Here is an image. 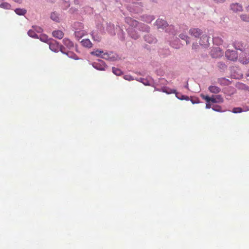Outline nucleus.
<instances>
[{"instance_id":"nucleus-33","label":"nucleus","mask_w":249,"mask_h":249,"mask_svg":"<svg viewBox=\"0 0 249 249\" xmlns=\"http://www.w3.org/2000/svg\"><path fill=\"white\" fill-rule=\"evenodd\" d=\"M198 47V45L196 44H193V46H192V49H194V50H196L197 49V48Z\"/></svg>"},{"instance_id":"nucleus-29","label":"nucleus","mask_w":249,"mask_h":249,"mask_svg":"<svg viewBox=\"0 0 249 249\" xmlns=\"http://www.w3.org/2000/svg\"><path fill=\"white\" fill-rule=\"evenodd\" d=\"M213 41L214 43H216L217 44H221L223 42V41L221 39H219L218 37H214L213 38Z\"/></svg>"},{"instance_id":"nucleus-12","label":"nucleus","mask_w":249,"mask_h":249,"mask_svg":"<svg viewBox=\"0 0 249 249\" xmlns=\"http://www.w3.org/2000/svg\"><path fill=\"white\" fill-rule=\"evenodd\" d=\"M209 90L213 93L217 94L220 91L221 89L217 86H211L209 87Z\"/></svg>"},{"instance_id":"nucleus-28","label":"nucleus","mask_w":249,"mask_h":249,"mask_svg":"<svg viewBox=\"0 0 249 249\" xmlns=\"http://www.w3.org/2000/svg\"><path fill=\"white\" fill-rule=\"evenodd\" d=\"M201 97H202V98L203 99H204L206 101L207 103L211 102V97H209L207 95H202Z\"/></svg>"},{"instance_id":"nucleus-25","label":"nucleus","mask_w":249,"mask_h":249,"mask_svg":"<svg viewBox=\"0 0 249 249\" xmlns=\"http://www.w3.org/2000/svg\"><path fill=\"white\" fill-rule=\"evenodd\" d=\"M10 7L11 5L7 2H3L0 4V7L2 8L8 9L10 8Z\"/></svg>"},{"instance_id":"nucleus-4","label":"nucleus","mask_w":249,"mask_h":249,"mask_svg":"<svg viewBox=\"0 0 249 249\" xmlns=\"http://www.w3.org/2000/svg\"><path fill=\"white\" fill-rule=\"evenodd\" d=\"M230 9L234 13L242 12L243 10L242 5L239 3H233L230 5Z\"/></svg>"},{"instance_id":"nucleus-6","label":"nucleus","mask_w":249,"mask_h":249,"mask_svg":"<svg viewBox=\"0 0 249 249\" xmlns=\"http://www.w3.org/2000/svg\"><path fill=\"white\" fill-rule=\"evenodd\" d=\"M190 35L195 37H198L202 33L201 30L197 28L191 29L189 32Z\"/></svg>"},{"instance_id":"nucleus-8","label":"nucleus","mask_w":249,"mask_h":249,"mask_svg":"<svg viewBox=\"0 0 249 249\" xmlns=\"http://www.w3.org/2000/svg\"><path fill=\"white\" fill-rule=\"evenodd\" d=\"M156 23L158 29H164L168 25L166 21L161 19H158L156 20Z\"/></svg>"},{"instance_id":"nucleus-47","label":"nucleus","mask_w":249,"mask_h":249,"mask_svg":"<svg viewBox=\"0 0 249 249\" xmlns=\"http://www.w3.org/2000/svg\"><path fill=\"white\" fill-rule=\"evenodd\" d=\"M96 40L98 41H99L100 39H97Z\"/></svg>"},{"instance_id":"nucleus-5","label":"nucleus","mask_w":249,"mask_h":249,"mask_svg":"<svg viewBox=\"0 0 249 249\" xmlns=\"http://www.w3.org/2000/svg\"><path fill=\"white\" fill-rule=\"evenodd\" d=\"M93 66L96 69L100 71H104L106 68V65L102 60L99 61V63L94 62L93 64Z\"/></svg>"},{"instance_id":"nucleus-44","label":"nucleus","mask_w":249,"mask_h":249,"mask_svg":"<svg viewBox=\"0 0 249 249\" xmlns=\"http://www.w3.org/2000/svg\"><path fill=\"white\" fill-rule=\"evenodd\" d=\"M126 20H127V21H128V20H131V18H126Z\"/></svg>"},{"instance_id":"nucleus-15","label":"nucleus","mask_w":249,"mask_h":249,"mask_svg":"<svg viewBox=\"0 0 249 249\" xmlns=\"http://www.w3.org/2000/svg\"><path fill=\"white\" fill-rule=\"evenodd\" d=\"M15 13L20 16L24 15L26 13V10L24 9L17 8L15 10Z\"/></svg>"},{"instance_id":"nucleus-14","label":"nucleus","mask_w":249,"mask_h":249,"mask_svg":"<svg viewBox=\"0 0 249 249\" xmlns=\"http://www.w3.org/2000/svg\"><path fill=\"white\" fill-rule=\"evenodd\" d=\"M218 83L221 85L225 86L229 85V81L225 78H221L218 79Z\"/></svg>"},{"instance_id":"nucleus-19","label":"nucleus","mask_w":249,"mask_h":249,"mask_svg":"<svg viewBox=\"0 0 249 249\" xmlns=\"http://www.w3.org/2000/svg\"><path fill=\"white\" fill-rule=\"evenodd\" d=\"M28 35L31 36V37H34V38H38V36L37 35L36 33V32L33 30H30L28 32Z\"/></svg>"},{"instance_id":"nucleus-32","label":"nucleus","mask_w":249,"mask_h":249,"mask_svg":"<svg viewBox=\"0 0 249 249\" xmlns=\"http://www.w3.org/2000/svg\"><path fill=\"white\" fill-rule=\"evenodd\" d=\"M215 2L218 3H223L224 2L225 0H213Z\"/></svg>"},{"instance_id":"nucleus-31","label":"nucleus","mask_w":249,"mask_h":249,"mask_svg":"<svg viewBox=\"0 0 249 249\" xmlns=\"http://www.w3.org/2000/svg\"><path fill=\"white\" fill-rule=\"evenodd\" d=\"M213 109L216 111H220L221 107L219 106H217L215 107H213Z\"/></svg>"},{"instance_id":"nucleus-39","label":"nucleus","mask_w":249,"mask_h":249,"mask_svg":"<svg viewBox=\"0 0 249 249\" xmlns=\"http://www.w3.org/2000/svg\"><path fill=\"white\" fill-rule=\"evenodd\" d=\"M153 19H154V18H150V20H147V22H151L152 20H153Z\"/></svg>"},{"instance_id":"nucleus-18","label":"nucleus","mask_w":249,"mask_h":249,"mask_svg":"<svg viewBox=\"0 0 249 249\" xmlns=\"http://www.w3.org/2000/svg\"><path fill=\"white\" fill-rule=\"evenodd\" d=\"M51 18L53 20L58 22L59 21V18L56 13L53 12L51 15Z\"/></svg>"},{"instance_id":"nucleus-43","label":"nucleus","mask_w":249,"mask_h":249,"mask_svg":"<svg viewBox=\"0 0 249 249\" xmlns=\"http://www.w3.org/2000/svg\"><path fill=\"white\" fill-rule=\"evenodd\" d=\"M127 77H128V76H127V75L125 76L124 78H125V79H126V80H129V79L127 78Z\"/></svg>"},{"instance_id":"nucleus-17","label":"nucleus","mask_w":249,"mask_h":249,"mask_svg":"<svg viewBox=\"0 0 249 249\" xmlns=\"http://www.w3.org/2000/svg\"><path fill=\"white\" fill-rule=\"evenodd\" d=\"M162 91L164 92H166L167 94L176 93V90L175 89H170L166 87L163 88L162 89Z\"/></svg>"},{"instance_id":"nucleus-7","label":"nucleus","mask_w":249,"mask_h":249,"mask_svg":"<svg viewBox=\"0 0 249 249\" xmlns=\"http://www.w3.org/2000/svg\"><path fill=\"white\" fill-rule=\"evenodd\" d=\"M224 101L223 98L220 95H212L211 96V102L213 103H221Z\"/></svg>"},{"instance_id":"nucleus-20","label":"nucleus","mask_w":249,"mask_h":249,"mask_svg":"<svg viewBox=\"0 0 249 249\" xmlns=\"http://www.w3.org/2000/svg\"><path fill=\"white\" fill-rule=\"evenodd\" d=\"M65 54H66L69 57L72 58L73 59H74L75 60L78 59V56L74 53H71V52H68L66 53L65 52Z\"/></svg>"},{"instance_id":"nucleus-10","label":"nucleus","mask_w":249,"mask_h":249,"mask_svg":"<svg viewBox=\"0 0 249 249\" xmlns=\"http://www.w3.org/2000/svg\"><path fill=\"white\" fill-rule=\"evenodd\" d=\"M53 36L58 39H62L64 37V34L61 30H55L52 33Z\"/></svg>"},{"instance_id":"nucleus-1","label":"nucleus","mask_w":249,"mask_h":249,"mask_svg":"<svg viewBox=\"0 0 249 249\" xmlns=\"http://www.w3.org/2000/svg\"><path fill=\"white\" fill-rule=\"evenodd\" d=\"M49 48L50 49L54 52H57L60 49V51L62 53H65L64 51V47L59 45V43L54 40L52 39L49 42Z\"/></svg>"},{"instance_id":"nucleus-42","label":"nucleus","mask_w":249,"mask_h":249,"mask_svg":"<svg viewBox=\"0 0 249 249\" xmlns=\"http://www.w3.org/2000/svg\"><path fill=\"white\" fill-rule=\"evenodd\" d=\"M246 10L248 12H249V5L248 7H247Z\"/></svg>"},{"instance_id":"nucleus-23","label":"nucleus","mask_w":249,"mask_h":249,"mask_svg":"<svg viewBox=\"0 0 249 249\" xmlns=\"http://www.w3.org/2000/svg\"><path fill=\"white\" fill-rule=\"evenodd\" d=\"M179 37L182 39L185 40L186 44L189 43V42L188 40V39L189 38V37L187 36H186V35H185L184 34H181L179 35Z\"/></svg>"},{"instance_id":"nucleus-21","label":"nucleus","mask_w":249,"mask_h":249,"mask_svg":"<svg viewBox=\"0 0 249 249\" xmlns=\"http://www.w3.org/2000/svg\"><path fill=\"white\" fill-rule=\"evenodd\" d=\"M112 72L116 75H120L122 73L119 69L115 67L112 68Z\"/></svg>"},{"instance_id":"nucleus-36","label":"nucleus","mask_w":249,"mask_h":249,"mask_svg":"<svg viewBox=\"0 0 249 249\" xmlns=\"http://www.w3.org/2000/svg\"><path fill=\"white\" fill-rule=\"evenodd\" d=\"M182 98H180L181 99H185V100H188L189 97L188 96H182Z\"/></svg>"},{"instance_id":"nucleus-9","label":"nucleus","mask_w":249,"mask_h":249,"mask_svg":"<svg viewBox=\"0 0 249 249\" xmlns=\"http://www.w3.org/2000/svg\"><path fill=\"white\" fill-rule=\"evenodd\" d=\"M63 43L69 49H71L74 47V43L68 38H64L63 40Z\"/></svg>"},{"instance_id":"nucleus-45","label":"nucleus","mask_w":249,"mask_h":249,"mask_svg":"<svg viewBox=\"0 0 249 249\" xmlns=\"http://www.w3.org/2000/svg\"><path fill=\"white\" fill-rule=\"evenodd\" d=\"M92 38L94 40H96V37H94V36H93Z\"/></svg>"},{"instance_id":"nucleus-3","label":"nucleus","mask_w":249,"mask_h":249,"mask_svg":"<svg viewBox=\"0 0 249 249\" xmlns=\"http://www.w3.org/2000/svg\"><path fill=\"white\" fill-rule=\"evenodd\" d=\"M248 51L247 50L245 52H242L239 54V61L243 64H247L249 62V53H247Z\"/></svg>"},{"instance_id":"nucleus-16","label":"nucleus","mask_w":249,"mask_h":249,"mask_svg":"<svg viewBox=\"0 0 249 249\" xmlns=\"http://www.w3.org/2000/svg\"><path fill=\"white\" fill-rule=\"evenodd\" d=\"M40 39L41 41L47 43L49 44V42L52 40L49 39L48 37L45 35H42L40 36Z\"/></svg>"},{"instance_id":"nucleus-35","label":"nucleus","mask_w":249,"mask_h":249,"mask_svg":"<svg viewBox=\"0 0 249 249\" xmlns=\"http://www.w3.org/2000/svg\"><path fill=\"white\" fill-rule=\"evenodd\" d=\"M242 88H244L246 90H249V87L248 86H245V85H242Z\"/></svg>"},{"instance_id":"nucleus-24","label":"nucleus","mask_w":249,"mask_h":249,"mask_svg":"<svg viewBox=\"0 0 249 249\" xmlns=\"http://www.w3.org/2000/svg\"><path fill=\"white\" fill-rule=\"evenodd\" d=\"M234 46L236 49L242 51V48L243 47V45L240 42H235L234 44Z\"/></svg>"},{"instance_id":"nucleus-2","label":"nucleus","mask_w":249,"mask_h":249,"mask_svg":"<svg viewBox=\"0 0 249 249\" xmlns=\"http://www.w3.org/2000/svg\"><path fill=\"white\" fill-rule=\"evenodd\" d=\"M226 57L231 61H235L238 58V54L236 51L227 50L225 53Z\"/></svg>"},{"instance_id":"nucleus-34","label":"nucleus","mask_w":249,"mask_h":249,"mask_svg":"<svg viewBox=\"0 0 249 249\" xmlns=\"http://www.w3.org/2000/svg\"><path fill=\"white\" fill-rule=\"evenodd\" d=\"M211 104L210 103H207L206 104V108H210L211 107Z\"/></svg>"},{"instance_id":"nucleus-22","label":"nucleus","mask_w":249,"mask_h":249,"mask_svg":"<svg viewBox=\"0 0 249 249\" xmlns=\"http://www.w3.org/2000/svg\"><path fill=\"white\" fill-rule=\"evenodd\" d=\"M240 18L243 21L249 22V15L246 14L241 15Z\"/></svg>"},{"instance_id":"nucleus-13","label":"nucleus","mask_w":249,"mask_h":249,"mask_svg":"<svg viewBox=\"0 0 249 249\" xmlns=\"http://www.w3.org/2000/svg\"><path fill=\"white\" fill-rule=\"evenodd\" d=\"M81 44L83 46L88 48H90L92 47V43L89 39H83L81 41Z\"/></svg>"},{"instance_id":"nucleus-37","label":"nucleus","mask_w":249,"mask_h":249,"mask_svg":"<svg viewBox=\"0 0 249 249\" xmlns=\"http://www.w3.org/2000/svg\"><path fill=\"white\" fill-rule=\"evenodd\" d=\"M138 24V22L136 20L133 21V25L137 26Z\"/></svg>"},{"instance_id":"nucleus-46","label":"nucleus","mask_w":249,"mask_h":249,"mask_svg":"<svg viewBox=\"0 0 249 249\" xmlns=\"http://www.w3.org/2000/svg\"><path fill=\"white\" fill-rule=\"evenodd\" d=\"M247 75H248V76H249V71L248 72Z\"/></svg>"},{"instance_id":"nucleus-41","label":"nucleus","mask_w":249,"mask_h":249,"mask_svg":"<svg viewBox=\"0 0 249 249\" xmlns=\"http://www.w3.org/2000/svg\"><path fill=\"white\" fill-rule=\"evenodd\" d=\"M75 34H76V36H79V34H80V33L79 32H76Z\"/></svg>"},{"instance_id":"nucleus-38","label":"nucleus","mask_w":249,"mask_h":249,"mask_svg":"<svg viewBox=\"0 0 249 249\" xmlns=\"http://www.w3.org/2000/svg\"><path fill=\"white\" fill-rule=\"evenodd\" d=\"M132 36V38H134V39H137V38H138L139 37V36H138V35H135V36Z\"/></svg>"},{"instance_id":"nucleus-27","label":"nucleus","mask_w":249,"mask_h":249,"mask_svg":"<svg viewBox=\"0 0 249 249\" xmlns=\"http://www.w3.org/2000/svg\"><path fill=\"white\" fill-rule=\"evenodd\" d=\"M103 53V51H100L98 50H96L95 51L92 52L91 53L93 55H95L96 56H100L101 53Z\"/></svg>"},{"instance_id":"nucleus-11","label":"nucleus","mask_w":249,"mask_h":249,"mask_svg":"<svg viewBox=\"0 0 249 249\" xmlns=\"http://www.w3.org/2000/svg\"><path fill=\"white\" fill-rule=\"evenodd\" d=\"M209 43V37L207 35H203L200 39L199 44L201 46H207Z\"/></svg>"},{"instance_id":"nucleus-40","label":"nucleus","mask_w":249,"mask_h":249,"mask_svg":"<svg viewBox=\"0 0 249 249\" xmlns=\"http://www.w3.org/2000/svg\"><path fill=\"white\" fill-rule=\"evenodd\" d=\"M15 1L20 3L21 0H14Z\"/></svg>"},{"instance_id":"nucleus-26","label":"nucleus","mask_w":249,"mask_h":249,"mask_svg":"<svg viewBox=\"0 0 249 249\" xmlns=\"http://www.w3.org/2000/svg\"><path fill=\"white\" fill-rule=\"evenodd\" d=\"M243 109L241 107H234L232 109V112L234 113H241L243 111Z\"/></svg>"},{"instance_id":"nucleus-30","label":"nucleus","mask_w":249,"mask_h":249,"mask_svg":"<svg viewBox=\"0 0 249 249\" xmlns=\"http://www.w3.org/2000/svg\"><path fill=\"white\" fill-rule=\"evenodd\" d=\"M35 30L38 33H41L42 32V29L39 27H33Z\"/></svg>"}]
</instances>
